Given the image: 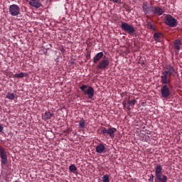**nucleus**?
Wrapping results in <instances>:
<instances>
[{
  "label": "nucleus",
  "instance_id": "4468645a",
  "mask_svg": "<svg viewBox=\"0 0 182 182\" xmlns=\"http://www.w3.org/2000/svg\"><path fill=\"white\" fill-rule=\"evenodd\" d=\"M174 49L176 50H180V49H182V42L180 40H176L174 41Z\"/></svg>",
  "mask_w": 182,
  "mask_h": 182
},
{
  "label": "nucleus",
  "instance_id": "393cba45",
  "mask_svg": "<svg viewBox=\"0 0 182 182\" xmlns=\"http://www.w3.org/2000/svg\"><path fill=\"white\" fill-rule=\"evenodd\" d=\"M26 74H25V73H21L18 74H16L14 75V77H17V78H21V77H25Z\"/></svg>",
  "mask_w": 182,
  "mask_h": 182
},
{
  "label": "nucleus",
  "instance_id": "2eb2a0df",
  "mask_svg": "<svg viewBox=\"0 0 182 182\" xmlns=\"http://www.w3.org/2000/svg\"><path fill=\"white\" fill-rule=\"evenodd\" d=\"M103 58V52L98 53L93 58L94 63H97Z\"/></svg>",
  "mask_w": 182,
  "mask_h": 182
},
{
  "label": "nucleus",
  "instance_id": "412c9836",
  "mask_svg": "<svg viewBox=\"0 0 182 182\" xmlns=\"http://www.w3.org/2000/svg\"><path fill=\"white\" fill-rule=\"evenodd\" d=\"M69 170L73 174H76L77 173V168H76V166H75V164H71L69 166Z\"/></svg>",
  "mask_w": 182,
  "mask_h": 182
},
{
  "label": "nucleus",
  "instance_id": "7ed1b4c3",
  "mask_svg": "<svg viewBox=\"0 0 182 182\" xmlns=\"http://www.w3.org/2000/svg\"><path fill=\"white\" fill-rule=\"evenodd\" d=\"M171 75L167 74V73L162 72L161 75V82L163 85H170L171 83Z\"/></svg>",
  "mask_w": 182,
  "mask_h": 182
},
{
  "label": "nucleus",
  "instance_id": "0eeeda50",
  "mask_svg": "<svg viewBox=\"0 0 182 182\" xmlns=\"http://www.w3.org/2000/svg\"><path fill=\"white\" fill-rule=\"evenodd\" d=\"M122 31L127 32L128 33H134V28L132 26H130L127 23H122L121 25Z\"/></svg>",
  "mask_w": 182,
  "mask_h": 182
},
{
  "label": "nucleus",
  "instance_id": "cd10ccee",
  "mask_svg": "<svg viewBox=\"0 0 182 182\" xmlns=\"http://www.w3.org/2000/svg\"><path fill=\"white\" fill-rule=\"evenodd\" d=\"M4 132V127L0 124V133H2Z\"/></svg>",
  "mask_w": 182,
  "mask_h": 182
},
{
  "label": "nucleus",
  "instance_id": "a211bd4d",
  "mask_svg": "<svg viewBox=\"0 0 182 182\" xmlns=\"http://www.w3.org/2000/svg\"><path fill=\"white\" fill-rule=\"evenodd\" d=\"M155 170V175L156 177H157L161 174V171H163V168L161 167V165H158L156 166Z\"/></svg>",
  "mask_w": 182,
  "mask_h": 182
},
{
  "label": "nucleus",
  "instance_id": "a878e982",
  "mask_svg": "<svg viewBox=\"0 0 182 182\" xmlns=\"http://www.w3.org/2000/svg\"><path fill=\"white\" fill-rule=\"evenodd\" d=\"M102 134H103L104 136H106L107 134H109V129H106V128H103L101 131Z\"/></svg>",
  "mask_w": 182,
  "mask_h": 182
},
{
  "label": "nucleus",
  "instance_id": "4be33fe9",
  "mask_svg": "<svg viewBox=\"0 0 182 182\" xmlns=\"http://www.w3.org/2000/svg\"><path fill=\"white\" fill-rule=\"evenodd\" d=\"M51 117H53V114L50 112H46L45 114L43 116V118L45 120H49Z\"/></svg>",
  "mask_w": 182,
  "mask_h": 182
},
{
  "label": "nucleus",
  "instance_id": "ddd939ff",
  "mask_svg": "<svg viewBox=\"0 0 182 182\" xmlns=\"http://www.w3.org/2000/svg\"><path fill=\"white\" fill-rule=\"evenodd\" d=\"M163 37H164L163 33H155L154 34V39L156 42H161V39H163Z\"/></svg>",
  "mask_w": 182,
  "mask_h": 182
},
{
  "label": "nucleus",
  "instance_id": "c85d7f7f",
  "mask_svg": "<svg viewBox=\"0 0 182 182\" xmlns=\"http://www.w3.org/2000/svg\"><path fill=\"white\" fill-rule=\"evenodd\" d=\"M149 28H150L151 29H152L153 31H156V28H154V27L153 25H151V24L149 25Z\"/></svg>",
  "mask_w": 182,
  "mask_h": 182
},
{
  "label": "nucleus",
  "instance_id": "f257e3e1",
  "mask_svg": "<svg viewBox=\"0 0 182 182\" xmlns=\"http://www.w3.org/2000/svg\"><path fill=\"white\" fill-rule=\"evenodd\" d=\"M86 89L87 90H86ZM80 90H82L85 95H87L89 99H93V96H95V89H93V87H87V85H83L80 87Z\"/></svg>",
  "mask_w": 182,
  "mask_h": 182
},
{
  "label": "nucleus",
  "instance_id": "bb28decb",
  "mask_svg": "<svg viewBox=\"0 0 182 182\" xmlns=\"http://www.w3.org/2000/svg\"><path fill=\"white\" fill-rule=\"evenodd\" d=\"M102 180L104 182H109V176L108 175H105L103 176Z\"/></svg>",
  "mask_w": 182,
  "mask_h": 182
},
{
  "label": "nucleus",
  "instance_id": "dca6fc26",
  "mask_svg": "<svg viewBox=\"0 0 182 182\" xmlns=\"http://www.w3.org/2000/svg\"><path fill=\"white\" fill-rule=\"evenodd\" d=\"M105 149H106L105 145H103V144H100L96 146L95 150L97 153H103V151H105Z\"/></svg>",
  "mask_w": 182,
  "mask_h": 182
},
{
  "label": "nucleus",
  "instance_id": "c756f323",
  "mask_svg": "<svg viewBox=\"0 0 182 182\" xmlns=\"http://www.w3.org/2000/svg\"><path fill=\"white\" fill-rule=\"evenodd\" d=\"M112 2H114L115 4H117L119 2V0H111Z\"/></svg>",
  "mask_w": 182,
  "mask_h": 182
},
{
  "label": "nucleus",
  "instance_id": "7c9ffc66",
  "mask_svg": "<svg viewBox=\"0 0 182 182\" xmlns=\"http://www.w3.org/2000/svg\"><path fill=\"white\" fill-rule=\"evenodd\" d=\"M61 52H65V49H62V50H61Z\"/></svg>",
  "mask_w": 182,
  "mask_h": 182
},
{
  "label": "nucleus",
  "instance_id": "9b49d317",
  "mask_svg": "<svg viewBox=\"0 0 182 182\" xmlns=\"http://www.w3.org/2000/svg\"><path fill=\"white\" fill-rule=\"evenodd\" d=\"M122 105L124 106V107H127V110L129 112H130L132 110V108L130 107V106H134V105H136V100H131L128 102V105L126 104V102H123Z\"/></svg>",
  "mask_w": 182,
  "mask_h": 182
},
{
  "label": "nucleus",
  "instance_id": "1a4fd4ad",
  "mask_svg": "<svg viewBox=\"0 0 182 182\" xmlns=\"http://www.w3.org/2000/svg\"><path fill=\"white\" fill-rule=\"evenodd\" d=\"M142 9L145 15H147V14H151V12H153V7L151 6H149V3L147 2H144L143 4Z\"/></svg>",
  "mask_w": 182,
  "mask_h": 182
},
{
  "label": "nucleus",
  "instance_id": "20e7f679",
  "mask_svg": "<svg viewBox=\"0 0 182 182\" xmlns=\"http://www.w3.org/2000/svg\"><path fill=\"white\" fill-rule=\"evenodd\" d=\"M165 23L168 25V26L174 28V26H177V20L171 16H168L165 19Z\"/></svg>",
  "mask_w": 182,
  "mask_h": 182
},
{
  "label": "nucleus",
  "instance_id": "f8f14e48",
  "mask_svg": "<svg viewBox=\"0 0 182 182\" xmlns=\"http://www.w3.org/2000/svg\"><path fill=\"white\" fill-rule=\"evenodd\" d=\"M29 5L33 6V8H41L42 6V4L39 0H30Z\"/></svg>",
  "mask_w": 182,
  "mask_h": 182
},
{
  "label": "nucleus",
  "instance_id": "f03ea898",
  "mask_svg": "<svg viewBox=\"0 0 182 182\" xmlns=\"http://www.w3.org/2000/svg\"><path fill=\"white\" fill-rule=\"evenodd\" d=\"M9 13L11 16H18V15L21 14V9L19 6L16 4H12L9 6Z\"/></svg>",
  "mask_w": 182,
  "mask_h": 182
},
{
  "label": "nucleus",
  "instance_id": "f3484780",
  "mask_svg": "<svg viewBox=\"0 0 182 182\" xmlns=\"http://www.w3.org/2000/svg\"><path fill=\"white\" fill-rule=\"evenodd\" d=\"M153 12L154 14H155V15H159V16L163 15V14H164L163 9L160 7H155Z\"/></svg>",
  "mask_w": 182,
  "mask_h": 182
},
{
  "label": "nucleus",
  "instance_id": "b1692460",
  "mask_svg": "<svg viewBox=\"0 0 182 182\" xmlns=\"http://www.w3.org/2000/svg\"><path fill=\"white\" fill-rule=\"evenodd\" d=\"M79 127L80 129H85V119H83V118H82L79 122Z\"/></svg>",
  "mask_w": 182,
  "mask_h": 182
},
{
  "label": "nucleus",
  "instance_id": "6e6552de",
  "mask_svg": "<svg viewBox=\"0 0 182 182\" xmlns=\"http://www.w3.org/2000/svg\"><path fill=\"white\" fill-rule=\"evenodd\" d=\"M161 93L162 95V97H164L165 99H167L168 96H170L171 92H170V89L167 85H164L161 89Z\"/></svg>",
  "mask_w": 182,
  "mask_h": 182
},
{
  "label": "nucleus",
  "instance_id": "423d86ee",
  "mask_svg": "<svg viewBox=\"0 0 182 182\" xmlns=\"http://www.w3.org/2000/svg\"><path fill=\"white\" fill-rule=\"evenodd\" d=\"M0 157H1V163L4 166L8 162V155H6V151L3 147L0 148Z\"/></svg>",
  "mask_w": 182,
  "mask_h": 182
},
{
  "label": "nucleus",
  "instance_id": "aec40b11",
  "mask_svg": "<svg viewBox=\"0 0 182 182\" xmlns=\"http://www.w3.org/2000/svg\"><path fill=\"white\" fill-rule=\"evenodd\" d=\"M157 180H159V181L161 182H166L167 181V176L163 175V174H160L159 175V176H156Z\"/></svg>",
  "mask_w": 182,
  "mask_h": 182
},
{
  "label": "nucleus",
  "instance_id": "6ab92c4d",
  "mask_svg": "<svg viewBox=\"0 0 182 182\" xmlns=\"http://www.w3.org/2000/svg\"><path fill=\"white\" fill-rule=\"evenodd\" d=\"M117 132V129L116 128H109L108 129V134L113 139L114 137V134Z\"/></svg>",
  "mask_w": 182,
  "mask_h": 182
},
{
  "label": "nucleus",
  "instance_id": "9d476101",
  "mask_svg": "<svg viewBox=\"0 0 182 182\" xmlns=\"http://www.w3.org/2000/svg\"><path fill=\"white\" fill-rule=\"evenodd\" d=\"M164 73H166V75H169V76H171V75H176V70H174L173 66L168 65L166 66V70L164 71Z\"/></svg>",
  "mask_w": 182,
  "mask_h": 182
},
{
  "label": "nucleus",
  "instance_id": "5701e85b",
  "mask_svg": "<svg viewBox=\"0 0 182 182\" xmlns=\"http://www.w3.org/2000/svg\"><path fill=\"white\" fill-rule=\"evenodd\" d=\"M6 97V99H9V100H14V99H15V94L9 92V93H7Z\"/></svg>",
  "mask_w": 182,
  "mask_h": 182
},
{
  "label": "nucleus",
  "instance_id": "39448f33",
  "mask_svg": "<svg viewBox=\"0 0 182 182\" xmlns=\"http://www.w3.org/2000/svg\"><path fill=\"white\" fill-rule=\"evenodd\" d=\"M110 65V61L109 58L105 57L103 60H101L98 65H97V69H106L107 66Z\"/></svg>",
  "mask_w": 182,
  "mask_h": 182
}]
</instances>
